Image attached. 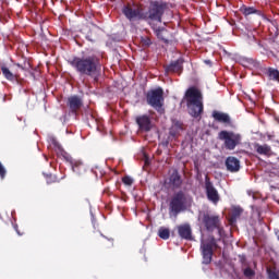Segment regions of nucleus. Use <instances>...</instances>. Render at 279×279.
<instances>
[{"label":"nucleus","mask_w":279,"mask_h":279,"mask_svg":"<svg viewBox=\"0 0 279 279\" xmlns=\"http://www.w3.org/2000/svg\"><path fill=\"white\" fill-rule=\"evenodd\" d=\"M69 64L76 73L94 77L95 82H97L99 72L101 71V62L97 56L74 57L69 61Z\"/></svg>","instance_id":"1"},{"label":"nucleus","mask_w":279,"mask_h":279,"mask_svg":"<svg viewBox=\"0 0 279 279\" xmlns=\"http://www.w3.org/2000/svg\"><path fill=\"white\" fill-rule=\"evenodd\" d=\"M185 97L187 98V106L190 108L191 117L194 119L202 117V112H204L202 92H199L196 87H190L186 90Z\"/></svg>","instance_id":"2"},{"label":"nucleus","mask_w":279,"mask_h":279,"mask_svg":"<svg viewBox=\"0 0 279 279\" xmlns=\"http://www.w3.org/2000/svg\"><path fill=\"white\" fill-rule=\"evenodd\" d=\"M198 221L204 226L207 232H215V230H217L219 236H223V226H221V218H219V216L210 211H202L198 216Z\"/></svg>","instance_id":"3"},{"label":"nucleus","mask_w":279,"mask_h":279,"mask_svg":"<svg viewBox=\"0 0 279 279\" xmlns=\"http://www.w3.org/2000/svg\"><path fill=\"white\" fill-rule=\"evenodd\" d=\"M146 101L148 106H151L157 112H165L162 108L165 106V90L161 87L148 90Z\"/></svg>","instance_id":"4"},{"label":"nucleus","mask_w":279,"mask_h":279,"mask_svg":"<svg viewBox=\"0 0 279 279\" xmlns=\"http://www.w3.org/2000/svg\"><path fill=\"white\" fill-rule=\"evenodd\" d=\"M167 10V4L165 2L153 1L149 4L148 11H144L143 21H157L162 23V14Z\"/></svg>","instance_id":"5"},{"label":"nucleus","mask_w":279,"mask_h":279,"mask_svg":"<svg viewBox=\"0 0 279 279\" xmlns=\"http://www.w3.org/2000/svg\"><path fill=\"white\" fill-rule=\"evenodd\" d=\"M218 140L222 141L225 149L228 151H234L239 145H241V134L233 131H220L218 133Z\"/></svg>","instance_id":"6"},{"label":"nucleus","mask_w":279,"mask_h":279,"mask_svg":"<svg viewBox=\"0 0 279 279\" xmlns=\"http://www.w3.org/2000/svg\"><path fill=\"white\" fill-rule=\"evenodd\" d=\"M186 206V195L184 192L180 191L175 193L170 202V209L172 213H182Z\"/></svg>","instance_id":"7"},{"label":"nucleus","mask_w":279,"mask_h":279,"mask_svg":"<svg viewBox=\"0 0 279 279\" xmlns=\"http://www.w3.org/2000/svg\"><path fill=\"white\" fill-rule=\"evenodd\" d=\"M122 13L129 21H143L144 10L141 7L124 5Z\"/></svg>","instance_id":"8"},{"label":"nucleus","mask_w":279,"mask_h":279,"mask_svg":"<svg viewBox=\"0 0 279 279\" xmlns=\"http://www.w3.org/2000/svg\"><path fill=\"white\" fill-rule=\"evenodd\" d=\"M215 245H217L215 238H211L208 243L202 242L201 250L204 265H210V263H213V247H215Z\"/></svg>","instance_id":"9"},{"label":"nucleus","mask_w":279,"mask_h":279,"mask_svg":"<svg viewBox=\"0 0 279 279\" xmlns=\"http://www.w3.org/2000/svg\"><path fill=\"white\" fill-rule=\"evenodd\" d=\"M205 191L209 202H213V204L219 203V192L217 189H215V185H213V182H210V178H208V175L205 177Z\"/></svg>","instance_id":"10"},{"label":"nucleus","mask_w":279,"mask_h":279,"mask_svg":"<svg viewBox=\"0 0 279 279\" xmlns=\"http://www.w3.org/2000/svg\"><path fill=\"white\" fill-rule=\"evenodd\" d=\"M135 121L141 130V132H150L151 131V118L149 116H138L135 118Z\"/></svg>","instance_id":"11"},{"label":"nucleus","mask_w":279,"mask_h":279,"mask_svg":"<svg viewBox=\"0 0 279 279\" xmlns=\"http://www.w3.org/2000/svg\"><path fill=\"white\" fill-rule=\"evenodd\" d=\"M179 236L185 239V241H191L193 239V231L191 225L185 223L178 227Z\"/></svg>","instance_id":"12"},{"label":"nucleus","mask_w":279,"mask_h":279,"mask_svg":"<svg viewBox=\"0 0 279 279\" xmlns=\"http://www.w3.org/2000/svg\"><path fill=\"white\" fill-rule=\"evenodd\" d=\"M226 167L231 173H236L241 169V161L236 157H228L226 159Z\"/></svg>","instance_id":"13"},{"label":"nucleus","mask_w":279,"mask_h":279,"mask_svg":"<svg viewBox=\"0 0 279 279\" xmlns=\"http://www.w3.org/2000/svg\"><path fill=\"white\" fill-rule=\"evenodd\" d=\"M254 149L259 156H274V151L271 150V146L267 144H255Z\"/></svg>","instance_id":"14"},{"label":"nucleus","mask_w":279,"mask_h":279,"mask_svg":"<svg viewBox=\"0 0 279 279\" xmlns=\"http://www.w3.org/2000/svg\"><path fill=\"white\" fill-rule=\"evenodd\" d=\"M68 106L71 112H77L82 108V99L77 96H71L68 98Z\"/></svg>","instance_id":"15"},{"label":"nucleus","mask_w":279,"mask_h":279,"mask_svg":"<svg viewBox=\"0 0 279 279\" xmlns=\"http://www.w3.org/2000/svg\"><path fill=\"white\" fill-rule=\"evenodd\" d=\"M213 119H215L218 123H227L230 124V116L228 113H223L221 111L214 110L211 113Z\"/></svg>","instance_id":"16"},{"label":"nucleus","mask_w":279,"mask_h":279,"mask_svg":"<svg viewBox=\"0 0 279 279\" xmlns=\"http://www.w3.org/2000/svg\"><path fill=\"white\" fill-rule=\"evenodd\" d=\"M184 61H182V59H179L174 62H171L167 68L166 71H168V73H182V64Z\"/></svg>","instance_id":"17"},{"label":"nucleus","mask_w":279,"mask_h":279,"mask_svg":"<svg viewBox=\"0 0 279 279\" xmlns=\"http://www.w3.org/2000/svg\"><path fill=\"white\" fill-rule=\"evenodd\" d=\"M1 72L3 77H5V80H8L9 82H19V74L12 73V71H10L8 66L2 65Z\"/></svg>","instance_id":"18"},{"label":"nucleus","mask_w":279,"mask_h":279,"mask_svg":"<svg viewBox=\"0 0 279 279\" xmlns=\"http://www.w3.org/2000/svg\"><path fill=\"white\" fill-rule=\"evenodd\" d=\"M170 184L174 189H180V186H182V177H180V173L178 172V170H173V172L171 173Z\"/></svg>","instance_id":"19"},{"label":"nucleus","mask_w":279,"mask_h":279,"mask_svg":"<svg viewBox=\"0 0 279 279\" xmlns=\"http://www.w3.org/2000/svg\"><path fill=\"white\" fill-rule=\"evenodd\" d=\"M70 165L74 173H84L86 171V166L82 160H71Z\"/></svg>","instance_id":"20"},{"label":"nucleus","mask_w":279,"mask_h":279,"mask_svg":"<svg viewBox=\"0 0 279 279\" xmlns=\"http://www.w3.org/2000/svg\"><path fill=\"white\" fill-rule=\"evenodd\" d=\"M158 236L160 239H163V241H167V239H169V236H171V231H169V229L161 227L158 230Z\"/></svg>","instance_id":"21"},{"label":"nucleus","mask_w":279,"mask_h":279,"mask_svg":"<svg viewBox=\"0 0 279 279\" xmlns=\"http://www.w3.org/2000/svg\"><path fill=\"white\" fill-rule=\"evenodd\" d=\"M268 77H269V80H274L275 82L279 83V71L274 68H269L268 69Z\"/></svg>","instance_id":"22"},{"label":"nucleus","mask_w":279,"mask_h":279,"mask_svg":"<svg viewBox=\"0 0 279 279\" xmlns=\"http://www.w3.org/2000/svg\"><path fill=\"white\" fill-rule=\"evenodd\" d=\"M242 14H244V16H250V14H258V10H256L254 7H243Z\"/></svg>","instance_id":"23"},{"label":"nucleus","mask_w":279,"mask_h":279,"mask_svg":"<svg viewBox=\"0 0 279 279\" xmlns=\"http://www.w3.org/2000/svg\"><path fill=\"white\" fill-rule=\"evenodd\" d=\"M155 34H156L157 38L167 43V39L165 38V28L155 29Z\"/></svg>","instance_id":"24"},{"label":"nucleus","mask_w":279,"mask_h":279,"mask_svg":"<svg viewBox=\"0 0 279 279\" xmlns=\"http://www.w3.org/2000/svg\"><path fill=\"white\" fill-rule=\"evenodd\" d=\"M243 274H244L245 278H248V279H252V278H254V276H256V272L250 267L245 268Z\"/></svg>","instance_id":"25"},{"label":"nucleus","mask_w":279,"mask_h":279,"mask_svg":"<svg viewBox=\"0 0 279 279\" xmlns=\"http://www.w3.org/2000/svg\"><path fill=\"white\" fill-rule=\"evenodd\" d=\"M173 130H175L177 132L182 130V122L177 121L173 123L171 131H170V134H172V135H174Z\"/></svg>","instance_id":"26"},{"label":"nucleus","mask_w":279,"mask_h":279,"mask_svg":"<svg viewBox=\"0 0 279 279\" xmlns=\"http://www.w3.org/2000/svg\"><path fill=\"white\" fill-rule=\"evenodd\" d=\"M122 182L125 184V186H132V184H134V179L131 177H124L122 178Z\"/></svg>","instance_id":"27"},{"label":"nucleus","mask_w":279,"mask_h":279,"mask_svg":"<svg viewBox=\"0 0 279 279\" xmlns=\"http://www.w3.org/2000/svg\"><path fill=\"white\" fill-rule=\"evenodd\" d=\"M269 279H279V275L276 270L267 269Z\"/></svg>","instance_id":"28"},{"label":"nucleus","mask_w":279,"mask_h":279,"mask_svg":"<svg viewBox=\"0 0 279 279\" xmlns=\"http://www.w3.org/2000/svg\"><path fill=\"white\" fill-rule=\"evenodd\" d=\"M5 167H3V163L0 162V178L3 180L5 178Z\"/></svg>","instance_id":"29"},{"label":"nucleus","mask_w":279,"mask_h":279,"mask_svg":"<svg viewBox=\"0 0 279 279\" xmlns=\"http://www.w3.org/2000/svg\"><path fill=\"white\" fill-rule=\"evenodd\" d=\"M144 45H151V39H149V38L145 39Z\"/></svg>","instance_id":"30"},{"label":"nucleus","mask_w":279,"mask_h":279,"mask_svg":"<svg viewBox=\"0 0 279 279\" xmlns=\"http://www.w3.org/2000/svg\"><path fill=\"white\" fill-rule=\"evenodd\" d=\"M277 239H278V241H279V231L277 232Z\"/></svg>","instance_id":"31"}]
</instances>
